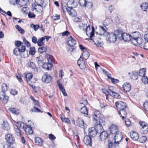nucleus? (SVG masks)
<instances>
[{
  "instance_id": "nucleus-1",
  "label": "nucleus",
  "mask_w": 148,
  "mask_h": 148,
  "mask_svg": "<svg viewBox=\"0 0 148 148\" xmlns=\"http://www.w3.org/2000/svg\"><path fill=\"white\" fill-rule=\"evenodd\" d=\"M100 115L99 111H96L94 112L93 117L96 129L94 127L89 129V134L91 137L95 136L97 133L99 134L103 130L102 124L103 123L104 119L103 118H100Z\"/></svg>"
},
{
  "instance_id": "nucleus-2",
  "label": "nucleus",
  "mask_w": 148,
  "mask_h": 148,
  "mask_svg": "<svg viewBox=\"0 0 148 148\" xmlns=\"http://www.w3.org/2000/svg\"><path fill=\"white\" fill-rule=\"evenodd\" d=\"M79 28L82 30H86V34L89 36L90 38L91 39L94 35V29L90 25L87 27L86 25L83 23H80L79 24Z\"/></svg>"
},
{
  "instance_id": "nucleus-3",
  "label": "nucleus",
  "mask_w": 148,
  "mask_h": 148,
  "mask_svg": "<svg viewBox=\"0 0 148 148\" xmlns=\"http://www.w3.org/2000/svg\"><path fill=\"white\" fill-rule=\"evenodd\" d=\"M68 8L67 12L69 15L72 17H75L77 15V13L75 11H74V12H72L71 10L77 6V2H75L74 0L69 1L67 2Z\"/></svg>"
},
{
  "instance_id": "nucleus-4",
  "label": "nucleus",
  "mask_w": 148,
  "mask_h": 148,
  "mask_svg": "<svg viewBox=\"0 0 148 148\" xmlns=\"http://www.w3.org/2000/svg\"><path fill=\"white\" fill-rule=\"evenodd\" d=\"M46 57L48 62L44 63L43 64H42V65L41 66H42V67L43 68L47 69V70H49L52 65V62H53L52 56L50 55H47Z\"/></svg>"
},
{
  "instance_id": "nucleus-5",
  "label": "nucleus",
  "mask_w": 148,
  "mask_h": 148,
  "mask_svg": "<svg viewBox=\"0 0 148 148\" xmlns=\"http://www.w3.org/2000/svg\"><path fill=\"white\" fill-rule=\"evenodd\" d=\"M107 40L110 42H114L116 40V36L114 33H108L106 35Z\"/></svg>"
},
{
  "instance_id": "nucleus-6",
  "label": "nucleus",
  "mask_w": 148,
  "mask_h": 148,
  "mask_svg": "<svg viewBox=\"0 0 148 148\" xmlns=\"http://www.w3.org/2000/svg\"><path fill=\"white\" fill-rule=\"evenodd\" d=\"M115 106L118 111L124 109L127 106L125 103L121 101H118L115 102Z\"/></svg>"
},
{
  "instance_id": "nucleus-7",
  "label": "nucleus",
  "mask_w": 148,
  "mask_h": 148,
  "mask_svg": "<svg viewBox=\"0 0 148 148\" xmlns=\"http://www.w3.org/2000/svg\"><path fill=\"white\" fill-rule=\"evenodd\" d=\"M52 79V77L50 75L45 73L42 76V80L43 82L49 83L51 82Z\"/></svg>"
},
{
  "instance_id": "nucleus-8",
  "label": "nucleus",
  "mask_w": 148,
  "mask_h": 148,
  "mask_svg": "<svg viewBox=\"0 0 148 148\" xmlns=\"http://www.w3.org/2000/svg\"><path fill=\"white\" fill-rule=\"evenodd\" d=\"M124 32L123 30L120 29H119L115 30L114 32V34L120 40H122V36L124 33Z\"/></svg>"
},
{
  "instance_id": "nucleus-9",
  "label": "nucleus",
  "mask_w": 148,
  "mask_h": 148,
  "mask_svg": "<svg viewBox=\"0 0 148 148\" xmlns=\"http://www.w3.org/2000/svg\"><path fill=\"white\" fill-rule=\"evenodd\" d=\"M76 123L78 126L82 128L85 129L87 127V125L84 121L79 118H77Z\"/></svg>"
},
{
  "instance_id": "nucleus-10",
  "label": "nucleus",
  "mask_w": 148,
  "mask_h": 148,
  "mask_svg": "<svg viewBox=\"0 0 148 148\" xmlns=\"http://www.w3.org/2000/svg\"><path fill=\"white\" fill-rule=\"evenodd\" d=\"M5 138L9 144H12L14 142V138L12 135L10 134H7L5 136Z\"/></svg>"
},
{
  "instance_id": "nucleus-11",
  "label": "nucleus",
  "mask_w": 148,
  "mask_h": 148,
  "mask_svg": "<svg viewBox=\"0 0 148 148\" xmlns=\"http://www.w3.org/2000/svg\"><path fill=\"white\" fill-rule=\"evenodd\" d=\"M93 36V38L91 39L90 38V39L91 40H93L95 44L97 46H101L102 45L101 42V40L100 38L98 37H95Z\"/></svg>"
},
{
  "instance_id": "nucleus-12",
  "label": "nucleus",
  "mask_w": 148,
  "mask_h": 148,
  "mask_svg": "<svg viewBox=\"0 0 148 148\" xmlns=\"http://www.w3.org/2000/svg\"><path fill=\"white\" fill-rule=\"evenodd\" d=\"M131 38H138V42H140V41H143V39L140 37V33L138 32H135L131 34Z\"/></svg>"
},
{
  "instance_id": "nucleus-13",
  "label": "nucleus",
  "mask_w": 148,
  "mask_h": 148,
  "mask_svg": "<svg viewBox=\"0 0 148 148\" xmlns=\"http://www.w3.org/2000/svg\"><path fill=\"white\" fill-rule=\"evenodd\" d=\"M101 131L100 133V138L101 141L104 140H107L108 138V134L105 131Z\"/></svg>"
},
{
  "instance_id": "nucleus-14",
  "label": "nucleus",
  "mask_w": 148,
  "mask_h": 148,
  "mask_svg": "<svg viewBox=\"0 0 148 148\" xmlns=\"http://www.w3.org/2000/svg\"><path fill=\"white\" fill-rule=\"evenodd\" d=\"M67 42L68 45L70 47H73L76 42V41L71 36L69 38Z\"/></svg>"
},
{
  "instance_id": "nucleus-15",
  "label": "nucleus",
  "mask_w": 148,
  "mask_h": 148,
  "mask_svg": "<svg viewBox=\"0 0 148 148\" xmlns=\"http://www.w3.org/2000/svg\"><path fill=\"white\" fill-rule=\"evenodd\" d=\"M84 143L87 145L91 146L92 145V139L91 137L88 135L86 136L83 139Z\"/></svg>"
},
{
  "instance_id": "nucleus-16",
  "label": "nucleus",
  "mask_w": 148,
  "mask_h": 148,
  "mask_svg": "<svg viewBox=\"0 0 148 148\" xmlns=\"http://www.w3.org/2000/svg\"><path fill=\"white\" fill-rule=\"evenodd\" d=\"M138 38H131L130 41L131 43L133 45L136 46L139 45L140 44H141L142 42L143 41H140V42L138 41V40H137Z\"/></svg>"
},
{
  "instance_id": "nucleus-17",
  "label": "nucleus",
  "mask_w": 148,
  "mask_h": 148,
  "mask_svg": "<svg viewBox=\"0 0 148 148\" xmlns=\"http://www.w3.org/2000/svg\"><path fill=\"white\" fill-rule=\"evenodd\" d=\"M35 9L37 12H42V5L39 4L38 2L35 1V6L33 10Z\"/></svg>"
},
{
  "instance_id": "nucleus-18",
  "label": "nucleus",
  "mask_w": 148,
  "mask_h": 148,
  "mask_svg": "<svg viewBox=\"0 0 148 148\" xmlns=\"http://www.w3.org/2000/svg\"><path fill=\"white\" fill-rule=\"evenodd\" d=\"M25 129V131L27 134H32L33 133V130L32 128L30 125H27Z\"/></svg>"
},
{
  "instance_id": "nucleus-19",
  "label": "nucleus",
  "mask_w": 148,
  "mask_h": 148,
  "mask_svg": "<svg viewBox=\"0 0 148 148\" xmlns=\"http://www.w3.org/2000/svg\"><path fill=\"white\" fill-rule=\"evenodd\" d=\"M123 90L126 92H129L131 89V85L129 83H125L123 86Z\"/></svg>"
},
{
  "instance_id": "nucleus-20",
  "label": "nucleus",
  "mask_w": 148,
  "mask_h": 148,
  "mask_svg": "<svg viewBox=\"0 0 148 148\" xmlns=\"http://www.w3.org/2000/svg\"><path fill=\"white\" fill-rule=\"evenodd\" d=\"M131 39V35L127 34V33H124L122 36V39L125 41H130Z\"/></svg>"
},
{
  "instance_id": "nucleus-21",
  "label": "nucleus",
  "mask_w": 148,
  "mask_h": 148,
  "mask_svg": "<svg viewBox=\"0 0 148 148\" xmlns=\"http://www.w3.org/2000/svg\"><path fill=\"white\" fill-rule=\"evenodd\" d=\"M130 136L133 140H138L139 138V136L138 134L134 131L131 133Z\"/></svg>"
},
{
  "instance_id": "nucleus-22",
  "label": "nucleus",
  "mask_w": 148,
  "mask_h": 148,
  "mask_svg": "<svg viewBox=\"0 0 148 148\" xmlns=\"http://www.w3.org/2000/svg\"><path fill=\"white\" fill-rule=\"evenodd\" d=\"M110 132L113 133L114 132H118L117 130L118 129V127L117 125H112L110 126L109 128Z\"/></svg>"
},
{
  "instance_id": "nucleus-23",
  "label": "nucleus",
  "mask_w": 148,
  "mask_h": 148,
  "mask_svg": "<svg viewBox=\"0 0 148 148\" xmlns=\"http://www.w3.org/2000/svg\"><path fill=\"white\" fill-rule=\"evenodd\" d=\"M119 114L120 117H122L123 119H125L126 117L127 112L124 109L120 110L119 111Z\"/></svg>"
},
{
  "instance_id": "nucleus-24",
  "label": "nucleus",
  "mask_w": 148,
  "mask_h": 148,
  "mask_svg": "<svg viewBox=\"0 0 148 148\" xmlns=\"http://www.w3.org/2000/svg\"><path fill=\"white\" fill-rule=\"evenodd\" d=\"M100 27L101 28L100 31L101 32V33L100 34V35H104L105 36H106L107 34L108 33L106 32L107 31L106 30V27Z\"/></svg>"
},
{
  "instance_id": "nucleus-25",
  "label": "nucleus",
  "mask_w": 148,
  "mask_h": 148,
  "mask_svg": "<svg viewBox=\"0 0 148 148\" xmlns=\"http://www.w3.org/2000/svg\"><path fill=\"white\" fill-rule=\"evenodd\" d=\"M142 9L144 11L147 12L148 11V4L146 3H143L140 5Z\"/></svg>"
},
{
  "instance_id": "nucleus-26",
  "label": "nucleus",
  "mask_w": 148,
  "mask_h": 148,
  "mask_svg": "<svg viewBox=\"0 0 148 148\" xmlns=\"http://www.w3.org/2000/svg\"><path fill=\"white\" fill-rule=\"evenodd\" d=\"M33 75L31 73H29L27 74H25V77L26 78V80L27 82H29L31 79L32 78Z\"/></svg>"
},
{
  "instance_id": "nucleus-27",
  "label": "nucleus",
  "mask_w": 148,
  "mask_h": 148,
  "mask_svg": "<svg viewBox=\"0 0 148 148\" xmlns=\"http://www.w3.org/2000/svg\"><path fill=\"white\" fill-rule=\"evenodd\" d=\"M112 92L110 94V95L112 96L114 98L118 99L121 98V96L118 93H116L112 90Z\"/></svg>"
},
{
  "instance_id": "nucleus-28",
  "label": "nucleus",
  "mask_w": 148,
  "mask_h": 148,
  "mask_svg": "<svg viewBox=\"0 0 148 148\" xmlns=\"http://www.w3.org/2000/svg\"><path fill=\"white\" fill-rule=\"evenodd\" d=\"M42 56H40L36 58V61L39 66H41L42 65Z\"/></svg>"
},
{
  "instance_id": "nucleus-29",
  "label": "nucleus",
  "mask_w": 148,
  "mask_h": 148,
  "mask_svg": "<svg viewBox=\"0 0 148 148\" xmlns=\"http://www.w3.org/2000/svg\"><path fill=\"white\" fill-rule=\"evenodd\" d=\"M2 127L4 130H8L10 129V127L7 122H3L2 124Z\"/></svg>"
},
{
  "instance_id": "nucleus-30",
  "label": "nucleus",
  "mask_w": 148,
  "mask_h": 148,
  "mask_svg": "<svg viewBox=\"0 0 148 148\" xmlns=\"http://www.w3.org/2000/svg\"><path fill=\"white\" fill-rule=\"evenodd\" d=\"M45 40L44 37H42L40 39H39L37 42L38 45L39 46H42L44 45L43 40Z\"/></svg>"
},
{
  "instance_id": "nucleus-31",
  "label": "nucleus",
  "mask_w": 148,
  "mask_h": 148,
  "mask_svg": "<svg viewBox=\"0 0 148 148\" xmlns=\"http://www.w3.org/2000/svg\"><path fill=\"white\" fill-rule=\"evenodd\" d=\"M111 74H108V79H110L111 82L113 84H116V83H118L119 80L118 79H115L114 78L111 77Z\"/></svg>"
},
{
  "instance_id": "nucleus-32",
  "label": "nucleus",
  "mask_w": 148,
  "mask_h": 148,
  "mask_svg": "<svg viewBox=\"0 0 148 148\" xmlns=\"http://www.w3.org/2000/svg\"><path fill=\"white\" fill-rule=\"evenodd\" d=\"M62 6L63 12L64 13L65 12V10H66L67 11V9L68 8V7L67 3H66L64 2H63L62 3Z\"/></svg>"
},
{
  "instance_id": "nucleus-33",
  "label": "nucleus",
  "mask_w": 148,
  "mask_h": 148,
  "mask_svg": "<svg viewBox=\"0 0 148 148\" xmlns=\"http://www.w3.org/2000/svg\"><path fill=\"white\" fill-rule=\"evenodd\" d=\"M43 141L39 137H36L35 139V143L37 145L41 146L42 145Z\"/></svg>"
},
{
  "instance_id": "nucleus-34",
  "label": "nucleus",
  "mask_w": 148,
  "mask_h": 148,
  "mask_svg": "<svg viewBox=\"0 0 148 148\" xmlns=\"http://www.w3.org/2000/svg\"><path fill=\"white\" fill-rule=\"evenodd\" d=\"M89 53L86 50L84 51L82 53V56L83 58L85 60H87L89 57Z\"/></svg>"
},
{
  "instance_id": "nucleus-35",
  "label": "nucleus",
  "mask_w": 148,
  "mask_h": 148,
  "mask_svg": "<svg viewBox=\"0 0 148 148\" xmlns=\"http://www.w3.org/2000/svg\"><path fill=\"white\" fill-rule=\"evenodd\" d=\"M80 112L86 115H88V110L87 108L85 106L82 107L80 110Z\"/></svg>"
},
{
  "instance_id": "nucleus-36",
  "label": "nucleus",
  "mask_w": 148,
  "mask_h": 148,
  "mask_svg": "<svg viewBox=\"0 0 148 148\" xmlns=\"http://www.w3.org/2000/svg\"><path fill=\"white\" fill-rule=\"evenodd\" d=\"M59 89L62 92L63 95L65 96H66L67 95V94L64 88V87L62 85H61L59 84Z\"/></svg>"
},
{
  "instance_id": "nucleus-37",
  "label": "nucleus",
  "mask_w": 148,
  "mask_h": 148,
  "mask_svg": "<svg viewBox=\"0 0 148 148\" xmlns=\"http://www.w3.org/2000/svg\"><path fill=\"white\" fill-rule=\"evenodd\" d=\"M2 90L3 93L6 91L8 89V87L5 83H3L2 85Z\"/></svg>"
},
{
  "instance_id": "nucleus-38",
  "label": "nucleus",
  "mask_w": 148,
  "mask_h": 148,
  "mask_svg": "<svg viewBox=\"0 0 148 148\" xmlns=\"http://www.w3.org/2000/svg\"><path fill=\"white\" fill-rule=\"evenodd\" d=\"M145 72L146 71L145 69L144 68H142L140 70L138 75L142 77L145 75Z\"/></svg>"
},
{
  "instance_id": "nucleus-39",
  "label": "nucleus",
  "mask_w": 148,
  "mask_h": 148,
  "mask_svg": "<svg viewBox=\"0 0 148 148\" xmlns=\"http://www.w3.org/2000/svg\"><path fill=\"white\" fill-rule=\"evenodd\" d=\"M15 27L21 34H23L24 33L25 31L24 30L22 29L19 25H16L15 26Z\"/></svg>"
},
{
  "instance_id": "nucleus-40",
  "label": "nucleus",
  "mask_w": 148,
  "mask_h": 148,
  "mask_svg": "<svg viewBox=\"0 0 148 148\" xmlns=\"http://www.w3.org/2000/svg\"><path fill=\"white\" fill-rule=\"evenodd\" d=\"M47 47H42L38 48V51L39 53H42V52H45L47 50Z\"/></svg>"
},
{
  "instance_id": "nucleus-41",
  "label": "nucleus",
  "mask_w": 148,
  "mask_h": 148,
  "mask_svg": "<svg viewBox=\"0 0 148 148\" xmlns=\"http://www.w3.org/2000/svg\"><path fill=\"white\" fill-rule=\"evenodd\" d=\"M87 0H79V2L80 5L81 6H86V5L88 3Z\"/></svg>"
},
{
  "instance_id": "nucleus-42",
  "label": "nucleus",
  "mask_w": 148,
  "mask_h": 148,
  "mask_svg": "<svg viewBox=\"0 0 148 148\" xmlns=\"http://www.w3.org/2000/svg\"><path fill=\"white\" fill-rule=\"evenodd\" d=\"M140 125V129L143 128L145 126H148L147 123L143 121H140L139 122Z\"/></svg>"
},
{
  "instance_id": "nucleus-43",
  "label": "nucleus",
  "mask_w": 148,
  "mask_h": 148,
  "mask_svg": "<svg viewBox=\"0 0 148 148\" xmlns=\"http://www.w3.org/2000/svg\"><path fill=\"white\" fill-rule=\"evenodd\" d=\"M140 132L142 134H146L148 132V126H145L143 128H141Z\"/></svg>"
},
{
  "instance_id": "nucleus-44",
  "label": "nucleus",
  "mask_w": 148,
  "mask_h": 148,
  "mask_svg": "<svg viewBox=\"0 0 148 148\" xmlns=\"http://www.w3.org/2000/svg\"><path fill=\"white\" fill-rule=\"evenodd\" d=\"M138 74L137 72L135 71L132 72V78L134 79H137L138 78Z\"/></svg>"
},
{
  "instance_id": "nucleus-45",
  "label": "nucleus",
  "mask_w": 148,
  "mask_h": 148,
  "mask_svg": "<svg viewBox=\"0 0 148 148\" xmlns=\"http://www.w3.org/2000/svg\"><path fill=\"white\" fill-rule=\"evenodd\" d=\"M30 27L33 29L35 31H36L40 27V26L38 25H34L33 24H30Z\"/></svg>"
},
{
  "instance_id": "nucleus-46",
  "label": "nucleus",
  "mask_w": 148,
  "mask_h": 148,
  "mask_svg": "<svg viewBox=\"0 0 148 148\" xmlns=\"http://www.w3.org/2000/svg\"><path fill=\"white\" fill-rule=\"evenodd\" d=\"M141 80L142 82L144 84L148 83V78L145 75L142 77Z\"/></svg>"
},
{
  "instance_id": "nucleus-47",
  "label": "nucleus",
  "mask_w": 148,
  "mask_h": 148,
  "mask_svg": "<svg viewBox=\"0 0 148 148\" xmlns=\"http://www.w3.org/2000/svg\"><path fill=\"white\" fill-rule=\"evenodd\" d=\"M29 54L33 55L35 53V49L34 47H30L29 51Z\"/></svg>"
},
{
  "instance_id": "nucleus-48",
  "label": "nucleus",
  "mask_w": 148,
  "mask_h": 148,
  "mask_svg": "<svg viewBox=\"0 0 148 148\" xmlns=\"http://www.w3.org/2000/svg\"><path fill=\"white\" fill-rule=\"evenodd\" d=\"M31 111L34 112H42V111H41L38 108L35 106H34L33 108L32 109Z\"/></svg>"
},
{
  "instance_id": "nucleus-49",
  "label": "nucleus",
  "mask_w": 148,
  "mask_h": 148,
  "mask_svg": "<svg viewBox=\"0 0 148 148\" xmlns=\"http://www.w3.org/2000/svg\"><path fill=\"white\" fill-rule=\"evenodd\" d=\"M19 50V48H16L13 51L14 54L16 56H18L19 55L20 53Z\"/></svg>"
},
{
  "instance_id": "nucleus-50",
  "label": "nucleus",
  "mask_w": 148,
  "mask_h": 148,
  "mask_svg": "<svg viewBox=\"0 0 148 148\" xmlns=\"http://www.w3.org/2000/svg\"><path fill=\"white\" fill-rule=\"evenodd\" d=\"M2 96L3 99L2 100V102L4 103H7L8 101V97L4 95H2Z\"/></svg>"
},
{
  "instance_id": "nucleus-51",
  "label": "nucleus",
  "mask_w": 148,
  "mask_h": 148,
  "mask_svg": "<svg viewBox=\"0 0 148 148\" xmlns=\"http://www.w3.org/2000/svg\"><path fill=\"white\" fill-rule=\"evenodd\" d=\"M102 91L103 93H105L106 95H110L111 93L112 90L110 89H108V91H107L104 89H102Z\"/></svg>"
},
{
  "instance_id": "nucleus-52",
  "label": "nucleus",
  "mask_w": 148,
  "mask_h": 148,
  "mask_svg": "<svg viewBox=\"0 0 148 148\" xmlns=\"http://www.w3.org/2000/svg\"><path fill=\"white\" fill-rule=\"evenodd\" d=\"M10 110L11 112L14 114H17L19 113L18 111L14 108H10Z\"/></svg>"
},
{
  "instance_id": "nucleus-53",
  "label": "nucleus",
  "mask_w": 148,
  "mask_h": 148,
  "mask_svg": "<svg viewBox=\"0 0 148 148\" xmlns=\"http://www.w3.org/2000/svg\"><path fill=\"white\" fill-rule=\"evenodd\" d=\"M61 118L62 121L63 122L66 123L68 124H70L71 123V122L70 120L67 118H62L61 117Z\"/></svg>"
},
{
  "instance_id": "nucleus-54",
  "label": "nucleus",
  "mask_w": 148,
  "mask_h": 148,
  "mask_svg": "<svg viewBox=\"0 0 148 148\" xmlns=\"http://www.w3.org/2000/svg\"><path fill=\"white\" fill-rule=\"evenodd\" d=\"M147 139V137L145 136L141 137L139 139V141L141 143L145 142Z\"/></svg>"
},
{
  "instance_id": "nucleus-55",
  "label": "nucleus",
  "mask_w": 148,
  "mask_h": 148,
  "mask_svg": "<svg viewBox=\"0 0 148 148\" xmlns=\"http://www.w3.org/2000/svg\"><path fill=\"white\" fill-rule=\"evenodd\" d=\"M21 3L22 6H27L29 5V0H22Z\"/></svg>"
},
{
  "instance_id": "nucleus-56",
  "label": "nucleus",
  "mask_w": 148,
  "mask_h": 148,
  "mask_svg": "<svg viewBox=\"0 0 148 148\" xmlns=\"http://www.w3.org/2000/svg\"><path fill=\"white\" fill-rule=\"evenodd\" d=\"M19 1V0H10V3L12 5H15L18 4Z\"/></svg>"
},
{
  "instance_id": "nucleus-57",
  "label": "nucleus",
  "mask_w": 148,
  "mask_h": 148,
  "mask_svg": "<svg viewBox=\"0 0 148 148\" xmlns=\"http://www.w3.org/2000/svg\"><path fill=\"white\" fill-rule=\"evenodd\" d=\"M81 69H84L85 67V65L84 62V60H83L81 64H80L79 66Z\"/></svg>"
},
{
  "instance_id": "nucleus-58",
  "label": "nucleus",
  "mask_w": 148,
  "mask_h": 148,
  "mask_svg": "<svg viewBox=\"0 0 148 148\" xmlns=\"http://www.w3.org/2000/svg\"><path fill=\"white\" fill-rule=\"evenodd\" d=\"M143 106L145 110L148 112V101H146L144 103Z\"/></svg>"
},
{
  "instance_id": "nucleus-59",
  "label": "nucleus",
  "mask_w": 148,
  "mask_h": 148,
  "mask_svg": "<svg viewBox=\"0 0 148 148\" xmlns=\"http://www.w3.org/2000/svg\"><path fill=\"white\" fill-rule=\"evenodd\" d=\"M16 128L15 129V131L16 133V134L18 136H21V131L18 128L17 126H16Z\"/></svg>"
},
{
  "instance_id": "nucleus-60",
  "label": "nucleus",
  "mask_w": 148,
  "mask_h": 148,
  "mask_svg": "<svg viewBox=\"0 0 148 148\" xmlns=\"http://www.w3.org/2000/svg\"><path fill=\"white\" fill-rule=\"evenodd\" d=\"M25 47L24 46H22L20 49L19 48V51L20 53L24 52L25 50Z\"/></svg>"
},
{
  "instance_id": "nucleus-61",
  "label": "nucleus",
  "mask_w": 148,
  "mask_h": 148,
  "mask_svg": "<svg viewBox=\"0 0 148 148\" xmlns=\"http://www.w3.org/2000/svg\"><path fill=\"white\" fill-rule=\"evenodd\" d=\"M29 66L32 69H34L35 68V64L33 62H30L29 64Z\"/></svg>"
},
{
  "instance_id": "nucleus-62",
  "label": "nucleus",
  "mask_w": 148,
  "mask_h": 148,
  "mask_svg": "<svg viewBox=\"0 0 148 148\" xmlns=\"http://www.w3.org/2000/svg\"><path fill=\"white\" fill-rule=\"evenodd\" d=\"M35 14L30 12H29L28 14V16L30 18H34L35 17Z\"/></svg>"
},
{
  "instance_id": "nucleus-63",
  "label": "nucleus",
  "mask_w": 148,
  "mask_h": 148,
  "mask_svg": "<svg viewBox=\"0 0 148 148\" xmlns=\"http://www.w3.org/2000/svg\"><path fill=\"white\" fill-rule=\"evenodd\" d=\"M10 93L13 95H16L17 94L18 92L15 90L11 89L10 91Z\"/></svg>"
},
{
  "instance_id": "nucleus-64",
  "label": "nucleus",
  "mask_w": 148,
  "mask_h": 148,
  "mask_svg": "<svg viewBox=\"0 0 148 148\" xmlns=\"http://www.w3.org/2000/svg\"><path fill=\"white\" fill-rule=\"evenodd\" d=\"M32 41L33 43L35 44H36L37 42V39L35 36H33L32 37Z\"/></svg>"
}]
</instances>
